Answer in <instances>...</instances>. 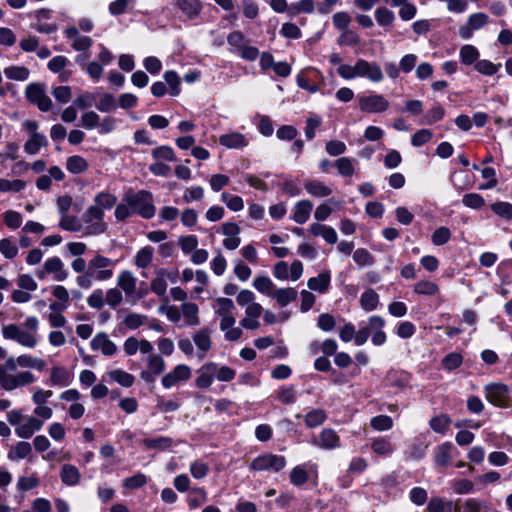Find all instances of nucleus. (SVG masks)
Here are the masks:
<instances>
[{"label": "nucleus", "instance_id": "obj_32", "mask_svg": "<svg viewBox=\"0 0 512 512\" xmlns=\"http://www.w3.org/2000/svg\"><path fill=\"white\" fill-rule=\"evenodd\" d=\"M312 208L313 204L311 201H298L293 208L292 219L298 224H304L305 222L308 221Z\"/></svg>", "mask_w": 512, "mask_h": 512}, {"label": "nucleus", "instance_id": "obj_6", "mask_svg": "<svg viewBox=\"0 0 512 512\" xmlns=\"http://www.w3.org/2000/svg\"><path fill=\"white\" fill-rule=\"evenodd\" d=\"M10 372V369L5 367V363L0 364V385L4 390L12 391L36 381V377L30 371H19L14 374Z\"/></svg>", "mask_w": 512, "mask_h": 512}, {"label": "nucleus", "instance_id": "obj_43", "mask_svg": "<svg viewBox=\"0 0 512 512\" xmlns=\"http://www.w3.org/2000/svg\"><path fill=\"white\" fill-rule=\"evenodd\" d=\"M356 160L349 157H340L334 162L339 175L342 177H352L355 173Z\"/></svg>", "mask_w": 512, "mask_h": 512}, {"label": "nucleus", "instance_id": "obj_23", "mask_svg": "<svg viewBox=\"0 0 512 512\" xmlns=\"http://www.w3.org/2000/svg\"><path fill=\"white\" fill-rule=\"evenodd\" d=\"M263 313V307L259 303L248 305L245 309V317L240 321V325L248 330L258 329L260 326L259 318Z\"/></svg>", "mask_w": 512, "mask_h": 512}, {"label": "nucleus", "instance_id": "obj_13", "mask_svg": "<svg viewBox=\"0 0 512 512\" xmlns=\"http://www.w3.org/2000/svg\"><path fill=\"white\" fill-rule=\"evenodd\" d=\"M25 95L29 102L36 105L43 112L49 111L52 107L50 97L45 93L43 85L39 83L29 84L26 87Z\"/></svg>", "mask_w": 512, "mask_h": 512}, {"label": "nucleus", "instance_id": "obj_42", "mask_svg": "<svg viewBox=\"0 0 512 512\" xmlns=\"http://www.w3.org/2000/svg\"><path fill=\"white\" fill-rule=\"evenodd\" d=\"M410 374L403 370L391 369L387 372L386 381L395 387H405L410 381Z\"/></svg>", "mask_w": 512, "mask_h": 512}, {"label": "nucleus", "instance_id": "obj_52", "mask_svg": "<svg viewBox=\"0 0 512 512\" xmlns=\"http://www.w3.org/2000/svg\"><path fill=\"white\" fill-rule=\"evenodd\" d=\"M253 287L262 294L271 297V293L275 291V285L267 276H257L253 280Z\"/></svg>", "mask_w": 512, "mask_h": 512}, {"label": "nucleus", "instance_id": "obj_57", "mask_svg": "<svg viewBox=\"0 0 512 512\" xmlns=\"http://www.w3.org/2000/svg\"><path fill=\"white\" fill-rule=\"evenodd\" d=\"M0 252L6 259H13L18 254V247L11 238L0 240Z\"/></svg>", "mask_w": 512, "mask_h": 512}, {"label": "nucleus", "instance_id": "obj_33", "mask_svg": "<svg viewBox=\"0 0 512 512\" xmlns=\"http://www.w3.org/2000/svg\"><path fill=\"white\" fill-rule=\"evenodd\" d=\"M185 326H198L200 324L199 308L195 303L185 302L181 305Z\"/></svg>", "mask_w": 512, "mask_h": 512}, {"label": "nucleus", "instance_id": "obj_8", "mask_svg": "<svg viewBox=\"0 0 512 512\" xmlns=\"http://www.w3.org/2000/svg\"><path fill=\"white\" fill-rule=\"evenodd\" d=\"M85 224V235H100L107 231L108 225L104 221V211L100 207L89 206L82 215Z\"/></svg>", "mask_w": 512, "mask_h": 512}, {"label": "nucleus", "instance_id": "obj_55", "mask_svg": "<svg viewBox=\"0 0 512 512\" xmlns=\"http://www.w3.org/2000/svg\"><path fill=\"white\" fill-rule=\"evenodd\" d=\"M500 67L501 64H494L490 60L486 59L479 60L474 65V68L477 72L486 76H492L496 74Z\"/></svg>", "mask_w": 512, "mask_h": 512}, {"label": "nucleus", "instance_id": "obj_38", "mask_svg": "<svg viewBox=\"0 0 512 512\" xmlns=\"http://www.w3.org/2000/svg\"><path fill=\"white\" fill-rule=\"evenodd\" d=\"M88 168V161L80 155H72L66 159V169L71 174H82L86 172Z\"/></svg>", "mask_w": 512, "mask_h": 512}, {"label": "nucleus", "instance_id": "obj_62", "mask_svg": "<svg viewBox=\"0 0 512 512\" xmlns=\"http://www.w3.org/2000/svg\"><path fill=\"white\" fill-rule=\"evenodd\" d=\"M143 444L145 447L149 449H160L164 450L172 445V439L168 437H157V438H148L143 440Z\"/></svg>", "mask_w": 512, "mask_h": 512}, {"label": "nucleus", "instance_id": "obj_11", "mask_svg": "<svg viewBox=\"0 0 512 512\" xmlns=\"http://www.w3.org/2000/svg\"><path fill=\"white\" fill-rule=\"evenodd\" d=\"M358 106L364 113L378 114L387 111L390 102L382 94L370 93L358 96Z\"/></svg>", "mask_w": 512, "mask_h": 512}, {"label": "nucleus", "instance_id": "obj_17", "mask_svg": "<svg viewBox=\"0 0 512 512\" xmlns=\"http://www.w3.org/2000/svg\"><path fill=\"white\" fill-rule=\"evenodd\" d=\"M35 22L31 24V28L42 34H51L57 31L58 26L56 23H49L52 11L50 9H39L33 14Z\"/></svg>", "mask_w": 512, "mask_h": 512}, {"label": "nucleus", "instance_id": "obj_40", "mask_svg": "<svg viewBox=\"0 0 512 512\" xmlns=\"http://www.w3.org/2000/svg\"><path fill=\"white\" fill-rule=\"evenodd\" d=\"M452 419L449 415L441 413L432 417L429 421L430 428L438 434H446L450 428Z\"/></svg>", "mask_w": 512, "mask_h": 512}, {"label": "nucleus", "instance_id": "obj_37", "mask_svg": "<svg viewBox=\"0 0 512 512\" xmlns=\"http://www.w3.org/2000/svg\"><path fill=\"white\" fill-rule=\"evenodd\" d=\"M331 275L330 272L325 271L320 273L317 277H312L308 280L307 286L316 292L325 293L330 286Z\"/></svg>", "mask_w": 512, "mask_h": 512}, {"label": "nucleus", "instance_id": "obj_45", "mask_svg": "<svg viewBox=\"0 0 512 512\" xmlns=\"http://www.w3.org/2000/svg\"><path fill=\"white\" fill-rule=\"evenodd\" d=\"M108 377L123 387H131L134 384V376L124 370L114 369L107 373Z\"/></svg>", "mask_w": 512, "mask_h": 512}, {"label": "nucleus", "instance_id": "obj_24", "mask_svg": "<svg viewBox=\"0 0 512 512\" xmlns=\"http://www.w3.org/2000/svg\"><path fill=\"white\" fill-rule=\"evenodd\" d=\"M91 349L94 351L100 350L105 356H113L117 352V346L110 340L109 336L100 332L96 334L91 340Z\"/></svg>", "mask_w": 512, "mask_h": 512}, {"label": "nucleus", "instance_id": "obj_63", "mask_svg": "<svg viewBox=\"0 0 512 512\" xmlns=\"http://www.w3.org/2000/svg\"><path fill=\"white\" fill-rule=\"evenodd\" d=\"M26 184L23 180L15 179L8 180L1 178L0 179V191L1 192H20L25 188Z\"/></svg>", "mask_w": 512, "mask_h": 512}, {"label": "nucleus", "instance_id": "obj_34", "mask_svg": "<svg viewBox=\"0 0 512 512\" xmlns=\"http://www.w3.org/2000/svg\"><path fill=\"white\" fill-rule=\"evenodd\" d=\"M371 449L373 453L381 457H389L394 452V446L391 441L386 437H376L371 442Z\"/></svg>", "mask_w": 512, "mask_h": 512}, {"label": "nucleus", "instance_id": "obj_53", "mask_svg": "<svg viewBox=\"0 0 512 512\" xmlns=\"http://www.w3.org/2000/svg\"><path fill=\"white\" fill-rule=\"evenodd\" d=\"M414 292L419 295L433 296L439 292V286L430 280H420L414 285Z\"/></svg>", "mask_w": 512, "mask_h": 512}, {"label": "nucleus", "instance_id": "obj_50", "mask_svg": "<svg viewBox=\"0 0 512 512\" xmlns=\"http://www.w3.org/2000/svg\"><path fill=\"white\" fill-rule=\"evenodd\" d=\"M154 249L151 246L141 248L135 255L134 263L138 268H146L152 262Z\"/></svg>", "mask_w": 512, "mask_h": 512}, {"label": "nucleus", "instance_id": "obj_29", "mask_svg": "<svg viewBox=\"0 0 512 512\" xmlns=\"http://www.w3.org/2000/svg\"><path fill=\"white\" fill-rule=\"evenodd\" d=\"M309 231L313 236L322 237L329 244H335L337 242L338 237L336 230L331 226L312 223L309 227Z\"/></svg>", "mask_w": 512, "mask_h": 512}, {"label": "nucleus", "instance_id": "obj_19", "mask_svg": "<svg viewBox=\"0 0 512 512\" xmlns=\"http://www.w3.org/2000/svg\"><path fill=\"white\" fill-rule=\"evenodd\" d=\"M42 427L43 420L34 415H28L24 416L22 424L15 428V433L20 438L29 439L34 433L40 431Z\"/></svg>", "mask_w": 512, "mask_h": 512}, {"label": "nucleus", "instance_id": "obj_64", "mask_svg": "<svg viewBox=\"0 0 512 512\" xmlns=\"http://www.w3.org/2000/svg\"><path fill=\"white\" fill-rule=\"evenodd\" d=\"M221 200L234 212L241 211L244 208V202L240 196L222 193Z\"/></svg>", "mask_w": 512, "mask_h": 512}, {"label": "nucleus", "instance_id": "obj_27", "mask_svg": "<svg viewBox=\"0 0 512 512\" xmlns=\"http://www.w3.org/2000/svg\"><path fill=\"white\" fill-rule=\"evenodd\" d=\"M32 454V446L29 442L20 441L12 445L7 452V459L11 462H19Z\"/></svg>", "mask_w": 512, "mask_h": 512}, {"label": "nucleus", "instance_id": "obj_2", "mask_svg": "<svg viewBox=\"0 0 512 512\" xmlns=\"http://www.w3.org/2000/svg\"><path fill=\"white\" fill-rule=\"evenodd\" d=\"M338 75L345 80L358 77L366 78L371 82L379 83L384 79L380 65L365 59H358L355 65H341L337 68Z\"/></svg>", "mask_w": 512, "mask_h": 512}, {"label": "nucleus", "instance_id": "obj_9", "mask_svg": "<svg viewBox=\"0 0 512 512\" xmlns=\"http://www.w3.org/2000/svg\"><path fill=\"white\" fill-rule=\"evenodd\" d=\"M35 275L39 280H44L51 275L53 280L62 282L68 278V271L63 261L58 256H53L45 260L43 266L36 270Z\"/></svg>", "mask_w": 512, "mask_h": 512}, {"label": "nucleus", "instance_id": "obj_16", "mask_svg": "<svg viewBox=\"0 0 512 512\" xmlns=\"http://www.w3.org/2000/svg\"><path fill=\"white\" fill-rule=\"evenodd\" d=\"M147 369L140 373V377L146 383H153L157 376L162 374L166 369L164 359L158 354H150L146 358Z\"/></svg>", "mask_w": 512, "mask_h": 512}, {"label": "nucleus", "instance_id": "obj_28", "mask_svg": "<svg viewBox=\"0 0 512 512\" xmlns=\"http://www.w3.org/2000/svg\"><path fill=\"white\" fill-rule=\"evenodd\" d=\"M117 285L126 296H132L136 292L137 278L129 270H124L117 277Z\"/></svg>", "mask_w": 512, "mask_h": 512}, {"label": "nucleus", "instance_id": "obj_61", "mask_svg": "<svg viewBox=\"0 0 512 512\" xmlns=\"http://www.w3.org/2000/svg\"><path fill=\"white\" fill-rule=\"evenodd\" d=\"M59 226L63 230L71 232H79L82 228V225L77 217L69 214L61 216Z\"/></svg>", "mask_w": 512, "mask_h": 512}, {"label": "nucleus", "instance_id": "obj_10", "mask_svg": "<svg viewBox=\"0 0 512 512\" xmlns=\"http://www.w3.org/2000/svg\"><path fill=\"white\" fill-rule=\"evenodd\" d=\"M485 398L494 406L508 408L512 405L509 387L503 383H491L484 387Z\"/></svg>", "mask_w": 512, "mask_h": 512}, {"label": "nucleus", "instance_id": "obj_7", "mask_svg": "<svg viewBox=\"0 0 512 512\" xmlns=\"http://www.w3.org/2000/svg\"><path fill=\"white\" fill-rule=\"evenodd\" d=\"M287 465V460L282 455L264 453L255 457L249 464V470L254 472L278 473Z\"/></svg>", "mask_w": 512, "mask_h": 512}, {"label": "nucleus", "instance_id": "obj_54", "mask_svg": "<svg viewBox=\"0 0 512 512\" xmlns=\"http://www.w3.org/2000/svg\"><path fill=\"white\" fill-rule=\"evenodd\" d=\"M375 19L378 25L382 27H390L392 26L395 15L394 13L386 7H379L375 10Z\"/></svg>", "mask_w": 512, "mask_h": 512}, {"label": "nucleus", "instance_id": "obj_58", "mask_svg": "<svg viewBox=\"0 0 512 512\" xmlns=\"http://www.w3.org/2000/svg\"><path fill=\"white\" fill-rule=\"evenodd\" d=\"M371 427L376 431H387L393 427V420L387 415H378L370 420Z\"/></svg>", "mask_w": 512, "mask_h": 512}, {"label": "nucleus", "instance_id": "obj_49", "mask_svg": "<svg viewBox=\"0 0 512 512\" xmlns=\"http://www.w3.org/2000/svg\"><path fill=\"white\" fill-rule=\"evenodd\" d=\"M379 303V295L373 290L368 289L362 293L360 297V304L365 311H373Z\"/></svg>", "mask_w": 512, "mask_h": 512}, {"label": "nucleus", "instance_id": "obj_41", "mask_svg": "<svg viewBox=\"0 0 512 512\" xmlns=\"http://www.w3.org/2000/svg\"><path fill=\"white\" fill-rule=\"evenodd\" d=\"M303 418L308 428H315L326 421L327 413L321 408L311 409L303 416Z\"/></svg>", "mask_w": 512, "mask_h": 512}, {"label": "nucleus", "instance_id": "obj_18", "mask_svg": "<svg viewBox=\"0 0 512 512\" xmlns=\"http://www.w3.org/2000/svg\"><path fill=\"white\" fill-rule=\"evenodd\" d=\"M312 443L324 450H333L341 446V440L335 430L331 428H324Z\"/></svg>", "mask_w": 512, "mask_h": 512}, {"label": "nucleus", "instance_id": "obj_22", "mask_svg": "<svg viewBox=\"0 0 512 512\" xmlns=\"http://www.w3.org/2000/svg\"><path fill=\"white\" fill-rule=\"evenodd\" d=\"M193 342L198 350L197 356L203 359L212 348L211 329L204 327L192 336Z\"/></svg>", "mask_w": 512, "mask_h": 512}, {"label": "nucleus", "instance_id": "obj_59", "mask_svg": "<svg viewBox=\"0 0 512 512\" xmlns=\"http://www.w3.org/2000/svg\"><path fill=\"white\" fill-rule=\"evenodd\" d=\"M491 210L501 218L512 219V204L509 202L498 201L490 206Z\"/></svg>", "mask_w": 512, "mask_h": 512}, {"label": "nucleus", "instance_id": "obj_3", "mask_svg": "<svg viewBox=\"0 0 512 512\" xmlns=\"http://www.w3.org/2000/svg\"><path fill=\"white\" fill-rule=\"evenodd\" d=\"M235 375V370L228 366H221L216 362H207L197 370L195 385L200 389H208L213 384L214 379L230 382Z\"/></svg>", "mask_w": 512, "mask_h": 512}, {"label": "nucleus", "instance_id": "obj_51", "mask_svg": "<svg viewBox=\"0 0 512 512\" xmlns=\"http://www.w3.org/2000/svg\"><path fill=\"white\" fill-rule=\"evenodd\" d=\"M459 57L464 65H471L477 62L479 51L475 46L467 44L461 47Z\"/></svg>", "mask_w": 512, "mask_h": 512}, {"label": "nucleus", "instance_id": "obj_46", "mask_svg": "<svg viewBox=\"0 0 512 512\" xmlns=\"http://www.w3.org/2000/svg\"><path fill=\"white\" fill-rule=\"evenodd\" d=\"M40 479L36 473L30 475H22L18 478L16 488L20 492H26L38 487Z\"/></svg>", "mask_w": 512, "mask_h": 512}, {"label": "nucleus", "instance_id": "obj_12", "mask_svg": "<svg viewBox=\"0 0 512 512\" xmlns=\"http://www.w3.org/2000/svg\"><path fill=\"white\" fill-rule=\"evenodd\" d=\"M310 477H318V466L310 461L296 465L289 473L290 482L296 487L303 486Z\"/></svg>", "mask_w": 512, "mask_h": 512}, {"label": "nucleus", "instance_id": "obj_20", "mask_svg": "<svg viewBox=\"0 0 512 512\" xmlns=\"http://www.w3.org/2000/svg\"><path fill=\"white\" fill-rule=\"evenodd\" d=\"M172 3L188 20L196 19L203 10L201 0H172Z\"/></svg>", "mask_w": 512, "mask_h": 512}, {"label": "nucleus", "instance_id": "obj_31", "mask_svg": "<svg viewBox=\"0 0 512 512\" xmlns=\"http://www.w3.org/2000/svg\"><path fill=\"white\" fill-rule=\"evenodd\" d=\"M298 296V291L295 288H276L271 293V298L276 300L280 307H286L291 302L295 301Z\"/></svg>", "mask_w": 512, "mask_h": 512}, {"label": "nucleus", "instance_id": "obj_60", "mask_svg": "<svg viewBox=\"0 0 512 512\" xmlns=\"http://www.w3.org/2000/svg\"><path fill=\"white\" fill-rule=\"evenodd\" d=\"M462 363L463 357L457 352H451L442 359V367L448 371L457 369L462 365Z\"/></svg>", "mask_w": 512, "mask_h": 512}, {"label": "nucleus", "instance_id": "obj_56", "mask_svg": "<svg viewBox=\"0 0 512 512\" xmlns=\"http://www.w3.org/2000/svg\"><path fill=\"white\" fill-rule=\"evenodd\" d=\"M445 115V110L442 105L435 104L423 117V123L427 125H432L440 120Z\"/></svg>", "mask_w": 512, "mask_h": 512}, {"label": "nucleus", "instance_id": "obj_5", "mask_svg": "<svg viewBox=\"0 0 512 512\" xmlns=\"http://www.w3.org/2000/svg\"><path fill=\"white\" fill-rule=\"evenodd\" d=\"M118 260L108 258L97 252L88 262L89 275L93 276L94 281L104 282L114 276Z\"/></svg>", "mask_w": 512, "mask_h": 512}, {"label": "nucleus", "instance_id": "obj_15", "mask_svg": "<svg viewBox=\"0 0 512 512\" xmlns=\"http://www.w3.org/2000/svg\"><path fill=\"white\" fill-rule=\"evenodd\" d=\"M5 367L10 369V371H16L17 367L33 368L38 371H43L46 367V362L41 358L32 357L28 354H22L16 358L9 357L5 361Z\"/></svg>", "mask_w": 512, "mask_h": 512}, {"label": "nucleus", "instance_id": "obj_30", "mask_svg": "<svg viewBox=\"0 0 512 512\" xmlns=\"http://www.w3.org/2000/svg\"><path fill=\"white\" fill-rule=\"evenodd\" d=\"M71 383L70 372L62 366H54L50 372L48 384L51 386L66 387Z\"/></svg>", "mask_w": 512, "mask_h": 512}, {"label": "nucleus", "instance_id": "obj_39", "mask_svg": "<svg viewBox=\"0 0 512 512\" xmlns=\"http://www.w3.org/2000/svg\"><path fill=\"white\" fill-rule=\"evenodd\" d=\"M48 145L47 137L41 134H34L29 137V139L24 144V151L29 155H36L39 153L42 147Z\"/></svg>", "mask_w": 512, "mask_h": 512}, {"label": "nucleus", "instance_id": "obj_4", "mask_svg": "<svg viewBox=\"0 0 512 512\" xmlns=\"http://www.w3.org/2000/svg\"><path fill=\"white\" fill-rule=\"evenodd\" d=\"M123 201L131 206L134 213L144 219H151L156 213L153 195L147 190H139L137 192L129 190L124 194Z\"/></svg>", "mask_w": 512, "mask_h": 512}, {"label": "nucleus", "instance_id": "obj_35", "mask_svg": "<svg viewBox=\"0 0 512 512\" xmlns=\"http://www.w3.org/2000/svg\"><path fill=\"white\" fill-rule=\"evenodd\" d=\"M60 478L65 485L75 486L80 482L81 474L76 466L64 464L60 471Z\"/></svg>", "mask_w": 512, "mask_h": 512}, {"label": "nucleus", "instance_id": "obj_21", "mask_svg": "<svg viewBox=\"0 0 512 512\" xmlns=\"http://www.w3.org/2000/svg\"><path fill=\"white\" fill-rule=\"evenodd\" d=\"M386 322L378 315H373L368 319L369 334L372 333V343L375 346H381L386 343L387 336L383 331Z\"/></svg>", "mask_w": 512, "mask_h": 512}, {"label": "nucleus", "instance_id": "obj_25", "mask_svg": "<svg viewBox=\"0 0 512 512\" xmlns=\"http://www.w3.org/2000/svg\"><path fill=\"white\" fill-rule=\"evenodd\" d=\"M306 192L316 198L328 197L332 194L333 190L325 182L317 179H306L303 183Z\"/></svg>", "mask_w": 512, "mask_h": 512}, {"label": "nucleus", "instance_id": "obj_1", "mask_svg": "<svg viewBox=\"0 0 512 512\" xmlns=\"http://www.w3.org/2000/svg\"><path fill=\"white\" fill-rule=\"evenodd\" d=\"M39 320L35 316L27 317L22 325L8 324L2 327V335L5 339L17 342L23 347L34 348L37 343V331Z\"/></svg>", "mask_w": 512, "mask_h": 512}, {"label": "nucleus", "instance_id": "obj_26", "mask_svg": "<svg viewBox=\"0 0 512 512\" xmlns=\"http://www.w3.org/2000/svg\"><path fill=\"white\" fill-rule=\"evenodd\" d=\"M219 143L228 149H240L246 147L249 144V140L239 132H231L221 135Z\"/></svg>", "mask_w": 512, "mask_h": 512}, {"label": "nucleus", "instance_id": "obj_36", "mask_svg": "<svg viewBox=\"0 0 512 512\" xmlns=\"http://www.w3.org/2000/svg\"><path fill=\"white\" fill-rule=\"evenodd\" d=\"M454 446L451 442H444L435 449L434 460L439 466H447L452 458Z\"/></svg>", "mask_w": 512, "mask_h": 512}, {"label": "nucleus", "instance_id": "obj_14", "mask_svg": "<svg viewBox=\"0 0 512 512\" xmlns=\"http://www.w3.org/2000/svg\"><path fill=\"white\" fill-rule=\"evenodd\" d=\"M191 375L192 370L188 365L178 364L162 377L161 384L165 389H171L181 382L188 381Z\"/></svg>", "mask_w": 512, "mask_h": 512}, {"label": "nucleus", "instance_id": "obj_47", "mask_svg": "<svg viewBox=\"0 0 512 512\" xmlns=\"http://www.w3.org/2000/svg\"><path fill=\"white\" fill-rule=\"evenodd\" d=\"M215 313L220 317L234 315L235 305L230 298L219 297L215 300Z\"/></svg>", "mask_w": 512, "mask_h": 512}, {"label": "nucleus", "instance_id": "obj_44", "mask_svg": "<svg viewBox=\"0 0 512 512\" xmlns=\"http://www.w3.org/2000/svg\"><path fill=\"white\" fill-rule=\"evenodd\" d=\"M94 205L91 207H100V210L111 209L117 203V197L109 192L102 191L95 195Z\"/></svg>", "mask_w": 512, "mask_h": 512}, {"label": "nucleus", "instance_id": "obj_48", "mask_svg": "<svg viewBox=\"0 0 512 512\" xmlns=\"http://www.w3.org/2000/svg\"><path fill=\"white\" fill-rule=\"evenodd\" d=\"M5 76L14 81H25L29 78L30 71L24 66L12 65L4 69Z\"/></svg>", "mask_w": 512, "mask_h": 512}]
</instances>
